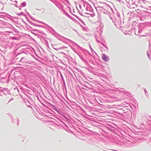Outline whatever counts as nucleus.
I'll return each instance as SVG.
<instances>
[{"instance_id":"obj_1","label":"nucleus","mask_w":151,"mask_h":151,"mask_svg":"<svg viewBox=\"0 0 151 151\" xmlns=\"http://www.w3.org/2000/svg\"><path fill=\"white\" fill-rule=\"evenodd\" d=\"M102 58L103 60L106 61H107L109 60V57L107 56L106 55L104 54L102 55Z\"/></svg>"}]
</instances>
